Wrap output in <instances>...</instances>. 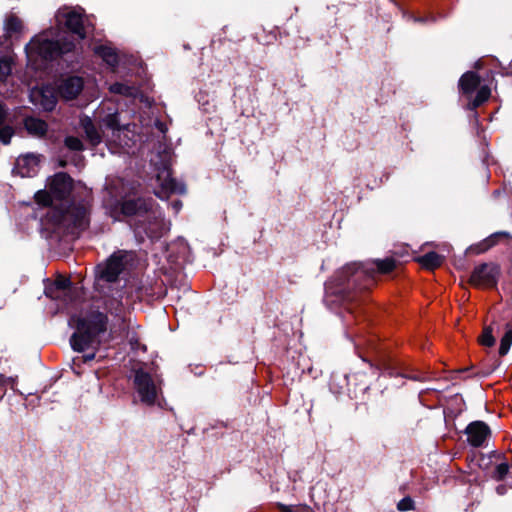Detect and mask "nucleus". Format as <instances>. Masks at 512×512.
<instances>
[{"mask_svg": "<svg viewBox=\"0 0 512 512\" xmlns=\"http://www.w3.org/2000/svg\"><path fill=\"white\" fill-rule=\"evenodd\" d=\"M96 117L99 120L100 124L107 129L112 131H119L121 129L117 109L113 106L112 103L103 104L96 111Z\"/></svg>", "mask_w": 512, "mask_h": 512, "instance_id": "15", "label": "nucleus"}, {"mask_svg": "<svg viewBox=\"0 0 512 512\" xmlns=\"http://www.w3.org/2000/svg\"><path fill=\"white\" fill-rule=\"evenodd\" d=\"M464 433L469 445L478 448L491 436V429L484 421L476 420L467 425Z\"/></svg>", "mask_w": 512, "mask_h": 512, "instance_id": "11", "label": "nucleus"}, {"mask_svg": "<svg viewBox=\"0 0 512 512\" xmlns=\"http://www.w3.org/2000/svg\"><path fill=\"white\" fill-rule=\"evenodd\" d=\"M508 486H509V488H512V477H511L510 482L508 483Z\"/></svg>", "mask_w": 512, "mask_h": 512, "instance_id": "48", "label": "nucleus"}, {"mask_svg": "<svg viewBox=\"0 0 512 512\" xmlns=\"http://www.w3.org/2000/svg\"><path fill=\"white\" fill-rule=\"evenodd\" d=\"M460 92L470 99L468 108L475 110L486 102L491 96V89L488 85H481L480 76L469 71L464 73L459 80Z\"/></svg>", "mask_w": 512, "mask_h": 512, "instance_id": "7", "label": "nucleus"}, {"mask_svg": "<svg viewBox=\"0 0 512 512\" xmlns=\"http://www.w3.org/2000/svg\"><path fill=\"white\" fill-rule=\"evenodd\" d=\"M396 508L400 512L415 510V501L410 496H405L397 503Z\"/></svg>", "mask_w": 512, "mask_h": 512, "instance_id": "30", "label": "nucleus"}, {"mask_svg": "<svg viewBox=\"0 0 512 512\" xmlns=\"http://www.w3.org/2000/svg\"><path fill=\"white\" fill-rule=\"evenodd\" d=\"M399 261L394 257L375 259L372 263L353 262L340 269L336 276V285L331 293L343 304L358 301V294L367 293L376 284L377 274L393 272Z\"/></svg>", "mask_w": 512, "mask_h": 512, "instance_id": "2", "label": "nucleus"}, {"mask_svg": "<svg viewBox=\"0 0 512 512\" xmlns=\"http://www.w3.org/2000/svg\"><path fill=\"white\" fill-rule=\"evenodd\" d=\"M492 461L486 458V454L480 453L478 466L481 470L487 471L491 467Z\"/></svg>", "mask_w": 512, "mask_h": 512, "instance_id": "35", "label": "nucleus"}, {"mask_svg": "<svg viewBox=\"0 0 512 512\" xmlns=\"http://www.w3.org/2000/svg\"><path fill=\"white\" fill-rule=\"evenodd\" d=\"M276 508L279 512H294L290 506L283 503H277Z\"/></svg>", "mask_w": 512, "mask_h": 512, "instance_id": "41", "label": "nucleus"}, {"mask_svg": "<svg viewBox=\"0 0 512 512\" xmlns=\"http://www.w3.org/2000/svg\"><path fill=\"white\" fill-rule=\"evenodd\" d=\"M24 125L28 133L33 136L41 137L47 132L46 122L35 117H27Z\"/></svg>", "mask_w": 512, "mask_h": 512, "instance_id": "20", "label": "nucleus"}, {"mask_svg": "<svg viewBox=\"0 0 512 512\" xmlns=\"http://www.w3.org/2000/svg\"><path fill=\"white\" fill-rule=\"evenodd\" d=\"M134 387L139 394L142 403L153 406L157 399V389L150 373L142 368L134 371Z\"/></svg>", "mask_w": 512, "mask_h": 512, "instance_id": "9", "label": "nucleus"}, {"mask_svg": "<svg viewBox=\"0 0 512 512\" xmlns=\"http://www.w3.org/2000/svg\"><path fill=\"white\" fill-rule=\"evenodd\" d=\"M110 91L115 94H121L124 96H134L136 89L132 86L125 85L123 83H114L110 86Z\"/></svg>", "mask_w": 512, "mask_h": 512, "instance_id": "29", "label": "nucleus"}, {"mask_svg": "<svg viewBox=\"0 0 512 512\" xmlns=\"http://www.w3.org/2000/svg\"><path fill=\"white\" fill-rule=\"evenodd\" d=\"M169 206L172 209L173 213L175 215H177L180 212V210L182 209L183 204L180 200H172L169 203Z\"/></svg>", "mask_w": 512, "mask_h": 512, "instance_id": "38", "label": "nucleus"}, {"mask_svg": "<svg viewBox=\"0 0 512 512\" xmlns=\"http://www.w3.org/2000/svg\"><path fill=\"white\" fill-rule=\"evenodd\" d=\"M4 118H5V111H4L3 106L0 104V124L3 122Z\"/></svg>", "mask_w": 512, "mask_h": 512, "instance_id": "43", "label": "nucleus"}, {"mask_svg": "<svg viewBox=\"0 0 512 512\" xmlns=\"http://www.w3.org/2000/svg\"><path fill=\"white\" fill-rule=\"evenodd\" d=\"M36 204L45 209L47 223L79 236L90 226L92 194H33Z\"/></svg>", "mask_w": 512, "mask_h": 512, "instance_id": "1", "label": "nucleus"}, {"mask_svg": "<svg viewBox=\"0 0 512 512\" xmlns=\"http://www.w3.org/2000/svg\"><path fill=\"white\" fill-rule=\"evenodd\" d=\"M13 379L11 377H6L4 374H0V385H6L8 383H13Z\"/></svg>", "mask_w": 512, "mask_h": 512, "instance_id": "42", "label": "nucleus"}, {"mask_svg": "<svg viewBox=\"0 0 512 512\" xmlns=\"http://www.w3.org/2000/svg\"><path fill=\"white\" fill-rule=\"evenodd\" d=\"M162 192H183L184 187L179 184L174 178L170 176V173L167 171L164 181L162 183Z\"/></svg>", "mask_w": 512, "mask_h": 512, "instance_id": "26", "label": "nucleus"}, {"mask_svg": "<svg viewBox=\"0 0 512 512\" xmlns=\"http://www.w3.org/2000/svg\"><path fill=\"white\" fill-rule=\"evenodd\" d=\"M58 89L63 98L71 100L74 99L83 89V81L80 77H68L62 80Z\"/></svg>", "mask_w": 512, "mask_h": 512, "instance_id": "16", "label": "nucleus"}, {"mask_svg": "<svg viewBox=\"0 0 512 512\" xmlns=\"http://www.w3.org/2000/svg\"><path fill=\"white\" fill-rule=\"evenodd\" d=\"M72 49L73 44L71 42L60 44L58 41L50 40L46 34H40L27 44L26 54L29 63L35 68H39L40 61L55 59Z\"/></svg>", "mask_w": 512, "mask_h": 512, "instance_id": "5", "label": "nucleus"}, {"mask_svg": "<svg viewBox=\"0 0 512 512\" xmlns=\"http://www.w3.org/2000/svg\"><path fill=\"white\" fill-rule=\"evenodd\" d=\"M509 238H510V234L508 232L498 231V232L491 234L490 236H488L481 242L470 246L469 250L471 252H473L474 254H481V253L488 251L492 247L496 246L498 243H500V241H502L504 239H509Z\"/></svg>", "mask_w": 512, "mask_h": 512, "instance_id": "17", "label": "nucleus"}, {"mask_svg": "<svg viewBox=\"0 0 512 512\" xmlns=\"http://www.w3.org/2000/svg\"><path fill=\"white\" fill-rule=\"evenodd\" d=\"M486 458L491 461H492V459L501 460V461L506 460L505 454L498 452L496 450L490 452L489 455H486Z\"/></svg>", "mask_w": 512, "mask_h": 512, "instance_id": "37", "label": "nucleus"}, {"mask_svg": "<svg viewBox=\"0 0 512 512\" xmlns=\"http://www.w3.org/2000/svg\"><path fill=\"white\" fill-rule=\"evenodd\" d=\"M502 364V361L499 358L493 357L491 360V363L488 365H485L481 371L482 376H488L492 374L496 369L500 367Z\"/></svg>", "mask_w": 512, "mask_h": 512, "instance_id": "32", "label": "nucleus"}, {"mask_svg": "<svg viewBox=\"0 0 512 512\" xmlns=\"http://www.w3.org/2000/svg\"><path fill=\"white\" fill-rule=\"evenodd\" d=\"M142 290H143V288H142V287H139V288L137 289V291H136L137 298H139V299H142V297H143Z\"/></svg>", "mask_w": 512, "mask_h": 512, "instance_id": "46", "label": "nucleus"}, {"mask_svg": "<svg viewBox=\"0 0 512 512\" xmlns=\"http://www.w3.org/2000/svg\"><path fill=\"white\" fill-rule=\"evenodd\" d=\"M23 29V23L21 19H19L15 15H10L7 17L5 21V30L8 36L12 37V35L20 33Z\"/></svg>", "mask_w": 512, "mask_h": 512, "instance_id": "25", "label": "nucleus"}, {"mask_svg": "<svg viewBox=\"0 0 512 512\" xmlns=\"http://www.w3.org/2000/svg\"><path fill=\"white\" fill-rule=\"evenodd\" d=\"M71 285L72 282L69 278L59 277L54 281L52 287H46L45 295L50 298H58V295H55V292L70 289Z\"/></svg>", "mask_w": 512, "mask_h": 512, "instance_id": "22", "label": "nucleus"}, {"mask_svg": "<svg viewBox=\"0 0 512 512\" xmlns=\"http://www.w3.org/2000/svg\"><path fill=\"white\" fill-rule=\"evenodd\" d=\"M416 261L423 268L428 270H434L442 265L444 261V256L438 254L435 251H430L425 253L424 255L417 257Z\"/></svg>", "mask_w": 512, "mask_h": 512, "instance_id": "18", "label": "nucleus"}, {"mask_svg": "<svg viewBox=\"0 0 512 512\" xmlns=\"http://www.w3.org/2000/svg\"><path fill=\"white\" fill-rule=\"evenodd\" d=\"M501 274L498 263L483 262L473 268L468 283L478 289H496Z\"/></svg>", "mask_w": 512, "mask_h": 512, "instance_id": "8", "label": "nucleus"}, {"mask_svg": "<svg viewBox=\"0 0 512 512\" xmlns=\"http://www.w3.org/2000/svg\"><path fill=\"white\" fill-rule=\"evenodd\" d=\"M508 488H509L508 484H499L496 487V493L500 496H503L507 493Z\"/></svg>", "mask_w": 512, "mask_h": 512, "instance_id": "40", "label": "nucleus"}, {"mask_svg": "<svg viewBox=\"0 0 512 512\" xmlns=\"http://www.w3.org/2000/svg\"><path fill=\"white\" fill-rule=\"evenodd\" d=\"M12 136L13 130L10 127H4L0 130V140L3 144H9Z\"/></svg>", "mask_w": 512, "mask_h": 512, "instance_id": "34", "label": "nucleus"}, {"mask_svg": "<svg viewBox=\"0 0 512 512\" xmlns=\"http://www.w3.org/2000/svg\"><path fill=\"white\" fill-rule=\"evenodd\" d=\"M510 72L512 73V62L509 65Z\"/></svg>", "mask_w": 512, "mask_h": 512, "instance_id": "49", "label": "nucleus"}, {"mask_svg": "<svg viewBox=\"0 0 512 512\" xmlns=\"http://www.w3.org/2000/svg\"><path fill=\"white\" fill-rule=\"evenodd\" d=\"M109 181L110 183L108 184L109 187H107V189L110 190V192L112 190L125 189L123 181L120 178L110 179Z\"/></svg>", "mask_w": 512, "mask_h": 512, "instance_id": "36", "label": "nucleus"}, {"mask_svg": "<svg viewBox=\"0 0 512 512\" xmlns=\"http://www.w3.org/2000/svg\"><path fill=\"white\" fill-rule=\"evenodd\" d=\"M512 345V324H506V331L500 340V346L498 350V354L500 357H504L510 350Z\"/></svg>", "mask_w": 512, "mask_h": 512, "instance_id": "23", "label": "nucleus"}, {"mask_svg": "<svg viewBox=\"0 0 512 512\" xmlns=\"http://www.w3.org/2000/svg\"><path fill=\"white\" fill-rule=\"evenodd\" d=\"M509 471L510 463H508L506 460H503L501 463L495 466L494 470L490 474V477L497 482H501L507 478Z\"/></svg>", "mask_w": 512, "mask_h": 512, "instance_id": "24", "label": "nucleus"}, {"mask_svg": "<svg viewBox=\"0 0 512 512\" xmlns=\"http://www.w3.org/2000/svg\"><path fill=\"white\" fill-rule=\"evenodd\" d=\"M57 19L59 22H64L67 29L76 34L80 39L85 38L83 17L80 13L75 10L59 11Z\"/></svg>", "mask_w": 512, "mask_h": 512, "instance_id": "13", "label": "nucleus"}, {"mask_svg": "<svg viewBox=\"0 0 512 512\" xmlns=\"http://www.w3.org/2000/svg\"><path fill=\"white\" fill-rule=\"evenodd\" d=\"M65 146L72 151H82L84 148L82 141L74 136L66 137Z\"/></svg>", "mask_w": 512, "mask_h": 512, "instance_id": "31", "label": "nucleus"}, {"mask_svg": "<svg viewBox=\"0 0 512 512\" xmlns=\"http://www.w3.org/2000/svg\"><path fill=\"white\" fill-rule=\"evenodd\" d=\"M39 156L26 154L17 158L13 173L21 177H32L38 171Z\"/></svg>", "mask_w": 512, "mask_h": 512, "instance_id": "14", "label": "nucleus"}, {"mask_svg": "<svg viewBox=\"0 0 512 512\" xmlns=\"http://www.w3.org/2000/svg\"><path fill=\"white\" fill-rule=\"evenodd\" d=\"M92 350H93V351H92L91 353H87V354H84V355L82 356V361H83V363H88V362H90V361H92V360H94V359H95V357H96V351H98L99 349H92Z\"/></svg>", "mask_w": 512, "mask_h": 512, "instance_id": "39", "label": "nucleus"}, {"mask_svg": "<svg viewBox=\"0 0 512 512\" xmlns=\"http://www.w3.org/2000/svg\"><path fill=\"white\" fill-rule=\"evenodd\" d=\"M134 260V253L127 250L113 252L104 263L96 267V277L107 283H115L126 267Z\"/></svg>", "mask_w": 512, "mask_h": 512, "instance_id": "6", "label": "nucleus"}, {"mask_svg": "<svg viewBox=\"0 0 512 512\" xmlns=\"http://www.w3.org/2000/svg\"><path fill=\"white\" fill-rule=\"evenodd\" d=\"M30 100L34 105L46 111H51L54 109L57 102L55 89L51 86L32 88L30 91Z\"/></svg>", "mask_w": 512, "mask_h": 512, "instance_id": "12", "label": "nucleus"}, {"mask_svg": "<svg viewBox=\"0 0 512 512\" xmlns=\"http://www.w3.org/2000/svg\"><path fill=\"white\" fill-rule=\"evenodd\" d=\"M80 122H81V126L85 132V135H86V138L88 139V141L93 146L98 145L101 142L102 137H101L100 132L94 125L93 121L91 120V118H89L87 116L83 117Z\"/></svg>", "mask_w": 512, "mask_h": 512, "instance_id": "19", "label": "nucleus"}, {"mask_svg": "<svg viewBox=\"0 0 512 512\" xmlns=\"http://www.w3.org/2000/svg\"><path fill=\"white\" fill-rule=\"evenodd\" d=\"M155 195H156L157 197H159L160 199H167V200H168V199H169V196H170L171 194H160V193H157V194H155Z\"/></svg>", "mask_w": 512, "mask_h": 512, "instance_id": "44", "label": "nucleus"}, {"mask_svg": "<svg viewBox=\"0 0 512 512\" xmlns=\"http://www.w3.org/2000/svg\"><path fill=\"white\" fill-rule=\"evenodd\" d=\"M96 52L108 65L114 66L117 63V54L112 48L100 46Z\"/></svg>", "mask_w": 512, "mask_h": 512, "instance_id": "27", "label": "nucleus"}, {"mask_svg": "<svg viewBox=\"0 0 512 512\" xmlns=\"http://www.w3.org/2000/svg\"><path fill=\"white\" fill-rule=\"evenodd\" d=\"M153 201L139 194H106L102 200L105 214L114 221L142 217L152 209Z\"/></svg>", "mask_w": 512, "mask_h": 512, "instance_id": "4", "label": "nucleus"}, {"mask_svg": "<svg viewBox=\"0 0 512 512\" xmlns=\"http://www.w3.org/2000/svg\"><path fill=\"white\" fill-rule=\"evenodd\" d=\"M46 189L37 192H82L86 186L80 181L75 182L67 173L58 172L47 179Z\"/></svg>", "mask_w": 512, "mask_h": 512, "instance_id": "10", "label": "nucleus"}, {"mask_svg": "<svg viewBox=\"0 0 512 512\" xmlns=\"http://www.w3.org/2000/svg\"><path fill=\"white\" fill-rule=\"evenodd\" d=\"M376 368L383 374L389 377H406L398 368L396 363L391 359H382Z\"/></svg>", "mask_w": 512, "mask_h": 512, "instance_id": "21", "label": "nucleus"}, {"mask_svg": "<svg viewBox=\"0 0 512 512\" xmlns=\"http://www.w3.org/2000/svg\"><path fill=\"white\" fill-rule=\"evenodd\" d=\"M11 72V60L9 58H0V80L5 79Z\"/></svg>", "mask_w": 512, "mask_h": 512, "instance_id": "33", "label": "nucleus"}, {"mask_svg": "<svg viewBox=\"0 0 512 512\" xmlns=\"http://www.w3.org/2000/svg\"><path fill=\"white\" fill-rule=\"evenodd\" d=\"M370 389L369 385H364L362 388H360V391L364 394Z\"/></svg>", "mask_w": 512, "mask_h": 512, "instance_id": "47", "label": "nucleus"}, {"mask_svg": "<svg viewBox=\"0 0 512 512\" xmlns=\"http://www.w3.org/2000/svg\"><path fill=\"white\" fill-rule=\"evenodd\" d=\"M301 508H302L305 512H314V511L312 510V508H311L310 506L306 505V504L301 505Z\"/></svg>", "mask_w": 512, "mask_h": 512, "instance_id": "45", "label": "nucleus"}, {"mask_svg": "<svg viewBox=\"0 0 512 512\" xmlns=\"http://www.w3.org/2000/svg\"><path fill=\"white\" fill-rule=\"evenodd\" d=\"M478 341L482 346L493 347L496 343V339L493 335V328L491 326H485L481 335L478 337Z\"/></svg>", "mask_w": 512, "mask_h": 512, "instance_id": "28", "label": "nucleus"}, {"mask_svg": "<svg viewBox=\"0 0 512 512\" xmlns=\"http://www.w3.org/2000/svg\"><path fill=\"white\" fill-rule=\"evenodd\" d=\"M70 321L74 323L75 331L69 342L75 352L83 353L89 349L100 348V337L107 332L109 323L106 307L93 302L79 315L72 316Z\"/></svg>", "mask_w": 512, "mask_h": 512, "instance_id": "3", "label": "nucleus"}]
</instances>
